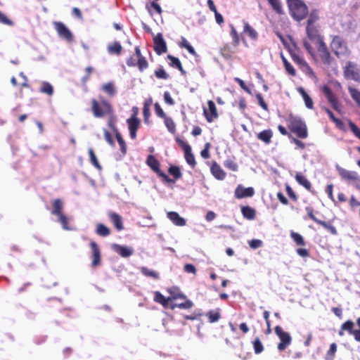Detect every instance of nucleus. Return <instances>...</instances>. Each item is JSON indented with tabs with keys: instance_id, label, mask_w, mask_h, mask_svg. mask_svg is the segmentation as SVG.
<instances>
[{
	"instance_id": "f8f14e48",
	"label": "nucleus",
	"mask_w": 360,
	"mask_h": 360,
	"mask_svg": "<svg viewBox=\"0 0 360 360\" xmlns=\"http://www.w3.org/2000/svg\"><path fill=\"white\" fill-rule=\"evenodd\" d=\"M274 332L280 340V342L277 345L278 349L281 352L285 350L292 342L290 335L284 331L280 326H276L274 328Z\"/></svg>"
},
{
	"instance_id": "6e6552de",
	"label": "nucleus",
	"mask_w": 360,
	"mask_h": 360,
	"mask_svg": "<svg viewBox=\"0 0 360 360\" xmlns=\"http://www.w3.org/2000/svg\"><path fill=\"white\" fill-rule=\"evenodd\" d=\"M126 63L129 67L137 66L141 72H143L148 67V63L146 58L142 56L139 46L135 47V54L130 56Z\"/></svg>"
},
{
	"instance_id": "79ce46f5",
	"label": "nucleus",
	"mask_w": 360,
	"mask_h": 360,
	"mask_svg": "<svg viewBox=\"0 0 360 360\" xmlns=\"http://www.w3.org/2000/svg\"><path fill=\"white\" fill-rule=\"evenodd\" d=\"M290 237L297 245L305 246L306 242L304 238L300 233L291 231Z\"/></svg>"
},
{
	"instance_id": "49530a36",
	"label": "nucleus",
	"mask_w": 360,
	"mask_h": 360,
	"mask_svg": "<svg viewBox=\"0 0 360 360\" xmlns=\"http://www.w3.org/2000/svg\"><path fill=\"white\" fill-rule=\"evenodd\" d=\"M151 103H152V99L150 98L149 100L146 101L144 103V105H143V117H144V121L146 123H148V118L150 115V105H151Z\"/></svg>"
},
{
	"instance_id": "bb28decb",
	"label": "nucleus",
	"mask_w": 360,
	"mask_h": 360,
	"mask_svg": "<svg viewBox=\"0 0 360 360\" xmlns=\"http://www.w3.org/2000/svg\"><path fill=\"white\" fill-rule=\"evenodd\" d=\"M167 59L169 60V65L170 67L178 69L182 75H186V71L184 70L181 63L179 59L172 55H167Z\"/></svg>"
},
{
	"instance_id": "f03ea898",
	"label": "nucleus",
	"mask_w": 360,
	"mask_h": 360,
	"mask_svg": "<svg viewBox=\"0 0 360 360\" xmlns=\"http://www.w3.org/2000/svg\"><path fill=\"white\" fill-rule=\"evenodd\" d=\"M319 15L317 11L314 10L309 13L306 25V34L309 43L314 44L324 41L323 36L321 34V26L319 24Z\"/></svg>"
},
{
	"instance_id": "69168bd1",
	"label": "nucleus",
	"mask_w": 360,
	"mask_h": 360,
	"mask_svg": "<svg viewBox=\"0 0 360 360\" xmlns=\"http://www.w3.org/2000/svg\"><path fill=\"white\" fill-rule=\"evenodd\" d=\"M256 98L258 101L259 105L265 111H269L268 105L264 101L263 96L261 94H256Z\"/></svg>"
},
{
	"instance_id": "0e129e2a",
	"label": "nucleus",
	"mask_w": 360,
	"mask_h": 360,
	"mask_svg": "<svg viewBox=\"0 0 360 360\" xmlns=\"http://www.w3.org/2000/svg\"><path fill=\"white\" fill-rule=\"evenodd\" d=\"M348 124L354 136L360 139V129L352 121H349Z\"/></svg>"
},
{
	"instance_id": "20e7f679",
	"label": "nucleus",
	"mask_w": 360,
	"mask_h": 360,
	"mask_svg": "<svg viewBox=\"0 0 360 360\" xmlns=\"http://www.w3.org/2000/svg\"><path fill=\"white\" fill-rule=\"evenodd\" d=\"M288 52L292 60L296 63L300 69L308 77L316 78V74L313 69L309 66L308 63L304 60L302 51L296 44H293L292 47L288 49Z\"/></svg>"
},
{
	"instance_id": "b1692460",
	"label": "nucleus",
	"mask_w": 360,
	"mask_h": 360,
	"mask_svg": "<svg viewBox=\"0 0 360 360\" xmlns=\"http://www.w3.org/2000/svg\"><path fill=\"white\" fill-rule=\"evenodd\" d=\"M168 219L176 226H184L186 225V220L176 212H169L167 214Z\"/></svg>"
},
{
	"instance_id": "423d86ee",
	"label": "nucleus",
	"mask_w": 360,
	"mask_h": 360,
	"mask_svg": "<svg viewBox=\"0 0 360 360\" xmlns=\"http://www.w3.org/2000/svg\"><path fill=\"white\" fill-rule=\"evenodd\" d=\"M91 112L95 117L103 118L109 115H112L114 109L109 101L104 99L103 97L100 96L99 101L96 98H92Z\"/></svg>"
},
{
	"instance_id": "09e8293b",
	"label": "nucleus",
	"mask_w": 360,
	"mask_h": 360,
	"mask_svg": "<svg viewBox=\"0 0 360 360\" xmlns=\"http://www.w3.org/2000/svg\"><path fill=\"white\" fill-rule=\"evenodd\" d=\"M141 272L147 277H151L155 280L159 279V274L153 270L149 269L147 267L143 266L141 268Z\"/></svg>"
},
{
	"instance_id": "f704fd0d",
	"label": "nucleus",
	"mask_w": 360,
	"mask_h": 360,
	"mask_svg": "<svg viewBox=\"0 0 360 360\" xmlns=\"http://www.w3.org/2000/svg\"><path fill=\"white\" fill-rule=\"evenodd\" d=\"M241 212L243 216L249 220L254 219L256 216V212L255 209L250 206H243L241 208Z\"/></svg>"
},
{
	"instance_id": "a878e982",
	"label": "nucleus",
	"mask_w": 360,
	"mask_h": 360,
	"mask_svg": "<svg viewBox=\"0 0 360 360\" xmlns=\"http://www.w3.org/2000/svg\"><path fill=\"white\" fill-rule=\"evenodd\" d=\"M273 132L271 129H265L257 134V138L264 142L265 144H269L271 142Z\"/></svg>"
},
{
	"instance_id": "9b49d317",
	"label": "nucleus",
	"mask_w": 360,
	"mask_h": 360,
	"mask_svg": "<svg viewBox=\"0 0 360 360\" xmlns=\"http://www.w3.org/2000/svg\"><path fill=\"white\" fill-rule=\"evenodd\" d=\"M343 75L345 79L360 82V68L353 61H347L343 67Z\"/></svg>"
},
{
	"instance_id": "1a4fd4ad",
	"label": "nucleus",
	"mask_w": 360,
	"mask_h": 360,
	"mask_svg": "<svg viewBox=\"0 0 360 360\" xmlns=\"http://www.w3.org/2000/svg\"><path fill=\"white\" fill-rule=\"evenodd\" d=\"M146 164L148 166L155 172L159 177L162 179L164 183L174 184V180L169 178L168 175L164 173L160 168V162L153 155H149L146 159Z\"/></svg>"
},
{
	"instance_id": "13d9d810",
	"label": "nucleus",
	"mask_w": 360,
	"mask_h": 360,
	"mask_svg": "<svg viewBox=\"0 0 360 360\" xmlns=\"http://www.w3.org/2000/svg\"><path fill=\"white\" fill-rule=\"evenodd\" d=\"M224 165L225 167L229 169L231 171L236 172L238 170V165L235 162L234 160L231 159H228L224 161Z\"/></svg>"
},
{
	"instance_id": "aec40b11",
	"label": "nucleus",
	"mask_w": 360,
	"mask_h": 360,
	"mask_svg": "<svg viewBox=\"0 0 360 360\" xmlns=\"http://www.w3.org/2000/svg\"><path fill=\"white\" fill-rule=\"evenodd\" d=\"M255 194V190L252 187L244 188L238 185L235 190V197L238 199L252 197Z\"/></svg>"
},
{
	"instance_id": "5701e85b",
	"label": "nucleus",
	"mask_w": 360,
	"mask_h": 360,
	"mask_svg": "<svg viewBox=\"0 0 360 360\" xmlns=\"http://www.w3.org/2000/svg\"><path fill=\"white\" fill-rule=\"evenodd\" d=\"M210 171L212 174L218 180H224L226 177V172L216 162H213Z\"/></svg>"
},
{
	"instance_id": "a18cd8bd",
	"label": "nucleus",
	"mask_w": 360,
	"mask_h": 360,
	"mask_svg": "<svg viewBox=\"0 0 360 360\" xmlns=\"http://www.w3.org/2000/svg\"><path fill=\"white\" fill-rule=\"evenodd\" d=\"M39 91L49 96H51L53 94V88L50 83L47 82H43L41 83Z\"/></svg>"
},
{
	"instance_id": "7c9ffc66",
	"label": "nucleus",
	"mask_w": 360,
	"mask_h": 360,
	"mask_svg": "<svg viewBox=\"0 0 360 360\" xmlns=\"http://www.w3.org/2000/svg\"><path fill=\"white\" fill-rule=\"evenodd\" d=\"M243 32L252 40H257L258 38L257 32L247 22H244Z\"/></svg>"
},
{
	"instance_id": "a19ab883",
	"label": "nucleus",
	"mask_w": 360,
	"mask_h": 360,
	"mask_svg": "<svg viewBox=\"0 0 360 360\" xmlns=\"http://www.w3.org/2000/svg\"><path fill=\"white\" fill-rule=\"evenodd\" d=\"M281 59L287 73L291 76L296 75V70L293 68V66L290 64V63L283 56L281 55Z\"/></svg>"
},
{
	"instance_id": "4c0bfd02",
	"label": "nucleus",
	"mask_w": 360,
	"mask_h": 360,
	"mask_svg": "<svg viewBox=\"0 0 360 360\" xmlns=\"http://www.w3.org/2000/svg\"><path fill=\"white\" fill-rule=\"evenodd\" d=\"M184 157L186 162L194 169L196 165L194 155L192 153L191 147L184 151Z\"/></svg>"
},
{
	"instance_id": "864d4df0",
	"label": "nucleus",
	"mask_w": 360,
	"mask_h": 360,
	"mask_svg": "<svg viewBox=\"0 0 360 360\" xmlns=\"http://www.w3.org/2000/svg\"><path fill=\"white\" fill-rule=\"evenodd\" d=\"M89 158H90V161L91 162V164L96 167L98 169L101 170L102 169V167L101 165H100L95 153H94V151L92 148H89Z\"/></svg>"
},
{
	"instance_id": "6ab92c4d",
	"label": "nucleus",
	"mask_w": 360,
	"mask_h": 360,
	"mask_svg": "<svg viewBox=\"0 0 360 360\" xmlns=\"http://www.w3.org/2000/svg\"><path fill=\"white\" fill-rule=\"evenodd\" d=\"M107 214L110 222L117 231H121L124 229L121 215L112 211L108 212Z\"/></svg>"
},
{
	"instance_id": "f3484780",
	"label": "nucleus",
	"mask_w": 360,
	"mask_h": 360,
	"mask_svg": "<svg viewBox=\"0 0 360 360\" xmlns=\"http://www.w3.org/2000/svg\"><path fill=\"white\" fill-rule=\"evenodd\" d=\"M153 49L157 55H162L167 51V43L165 41L162 34L158 33L153 37Z\"/></svg>"
},
{
	"instance_id": "e2e57ef3",
	"label": "nucleus",
	"mask_w": 360,
	"mask_h": 360,
	"mask_svg": "<svg viewBox=\"0 0 360 360\" xmlns=\"http://www.w3.org/2000/svg\"><path fill=\"white\" fill-rule=\"evenodd\" d=\"M234 53L235 51H232L229 45H224L221 49V54L225 58H231Z\"/></svg>"
},
{
	"instance_id": "37998d69",
	"label": "nucleus",
	"mask_w": 360,
	"mask_h": 360,
	"mask_svg": "<svg viewBox=\"0 0 360 360\" xmlns=\"http://www.w3.org/2000/svg\"><path fill=\"white\" fill-rule=\"evenodd\" d=\"M348 91L352 99L356 102L359 108H360V91L352 86L348 88Z\"/></svg>"
},
{
	"instance_id": "c756f323",
	"label": "nucleus",
	"mask_w": 360,
	"mask_h": 360,
	"mask_svg": "<svg viewBox=\"0 0 360 360\" xmlns=\"http://www.w3.org/2000/svg\"><path fill=\"white\" fill-rule=\"evenodd\" d=\"M295 178L299 184L304 187L307 191H311V184L309 181L300 172L295 174Z\"/></svg>"
},
{
	"instance_id": "0eeeda50",
	"label": "nucleus",
	"mask_w": 360,
	"mask_h": 360,
	"mask_svg": "<svg viewBox=\"0 0 360 360\" xmlns=\"http://www.w3.org/2000/svg\"><path fill=\"white\" fill-rule=\"evenodd\" d=\"M288 129L300 139H306L308 136L307 127L301 118L290 115L287 120Z\"/></svg>"
},
{
	"instance_id": "4be33fe9",
	"label": "nucleus",
	"mask_w": 360,
	"mask_h": 360,
	"mask_svg": "<svg viewBox=\"0 0 360 360\" xmlns=\"http://www.w3.org/2000/svg\"><path fill=\"white\" fill-rule=\"evenodd\" d=\"M113 250L122 257H128L133 255L134 250L132 248L123 246L118 244L112 245Z\"/></svg>"
},
{
	"instance_id": "393cba45",
	"label": "nucleus",
	"mask_w": 360,
	"mask_h": 360,
	"mask_svg": "<svg viewBox=\"0 0 360 360\" xmlns=\"http://www.w3.org/2000/svg\"><path fill=\"white\" fill-rule=\"evenodd\" d=\"M153 300L162 305L165 308L169 307V302L171 301V298L165 297L161 292L159 291H156L154 293Z\"/></svg>"
},
{
	"instance_id": "4d7b16f0",
	"label": "nucleus",
	"mask_w": 360,
	"mask_h": 360,
	"mask_svg": "<svg viewBox=\"0 0 360 360\" xmlns=\"http://www.w3.org/2000/svg\"><path fill=\"white\" fill-rule=\"evenodd\" d=\"M253 348L255 354H260L264 350L263 345L259 338H256L252 342Z\"/></svg>"
},
{
	"instance_id": "dca6fc26",
	"label": "nucleus",
	"mask_w": 360,
	"mask_h": 360,
	"mask_svg": "<svg viewBox=\"0 0 360 360\" xmlns=\"http://www.w3.org/2000/svg\"><path fill=\"white\" fill-rule=\"evenodd\" d=\"M356 324L359 329L354 330V322L351 320H348L341 325L342 330L347 331L349 334L354 336V338L356 342H360V317L356 319Z\"/></svg>"
},
{
	"instance_id": "8fccbe9b",
	"label": "nucleus",
	"mask_w": 360,
	"mask_h": 360,
	"mask_svg": "<svg viewBox=\"0 0 360 360\" xmlns=\"http://www.w3.org/2000/svg\"><path fill=\"white\" fill-rule=\"evenodd\" d=\"M102 90L110 96H113L116 93V90L112 82L104 84L102 86Z\"/></svg>"
},
{
	"instance_id": "72a5a7b5",
	"label": "nucleus",
	"mask_w": 360,
	"mask_h": 360,
	"mask_svg": "<svg viewBox=\"0 0 360 360\" xmlns=\"http://www.w3.org/2000/svg\"><path fill=\"white\" fill-rule=\"evenodd\" d=\"M272 10L278 15L284 14L282 4L280 0H267Z\"/></svg>"
},
{
	"instance_id": "58836bf2",
	"label": "nucleus",
	"mask_w": 360,
	"mask_h": 360,
	"mask_svg": "<svg viewBox=\"0 0 360 360\" xmlns=\"http://www.w3.org/2000/svg\"><path fill=\"white\" fill-rule=\"evenodd\" d=\"M122 51V47L120 42L114 41L108 46V51L110 54L120 55Z\"/></svg>"
},
{
	"instance_id": "9d476101",
	"label": "nucleus",
	"mask_w": 360,
	"mask_h": 360,
	"mask_svg": "<svg viewBox=\"0 0 360 360\" xmlns=\"http://www.w3.org/2000/svg\"><path fill=\"white\" fill-rule=\"evenodd\" d=\"M339 176L342 180L352 182L354 186L360 190V176L354 171H349L340 166H336Z\"/></svg>"
},
{
	"instance_id": "c9c22d12",
	"label": "nucleus",
	"mask_w": 360,
	"mask_h": 360,
	"mask_svg": "<svg viewBox=\"0 0 360 360\" xmlns=\"http://www.w3.org/2000/svg\"><path fill=\"white\" fill-rule=\"evenodd\" d=\"M184 302H183L171 304L169 306V308L171 309H174L175 308L184 309H191L193 305V302L190 300L187 299L186 297V299H184Z\"/></svg>"
},
{
	"instance_id": "39448f33",
	"label": "nucleus",
	"mask_w": 360,
	"mask_h": 360,
	"mask_svg": "<svg viewBox=\"0 0 360 360\" xmlns=\"http://www.w3.org/2000/svg\"><path fill=\"white\" fill-rule=\"evenodd\" d=\"M290 16L295 20L300 22L309 14V9L303 0H287Z\"/></svg>"
},
{
	"instance_id": "6e6d98bb",
	"label": "nucleus",
	"mask_w": 360,
	"mask_h": 360,
	"mask_svg": "<svg viewBox=\"0 0 360 360\" xmlns=\"http://www.w3.org/2000/svg\"><path fill=\"white\" fill-rule=\"evenodd\" d=\"M107 117H108V125L109 127L112 129L115 134L119 132L117 128L115 126L116 117L115 116L114 112L112 115H108Z\"/></svg>"
},
{
	"instance_id": "de8ad7c7",
	"label": "nucleus",
	"mask_w": 360,
	"mask_h": 360,
	"mask_svg": "<svg viewBox=\"0 0 360 360\" xmlns=\"http://www.w3.org/2000/svg\"><path fill=\"white\" fill-rule=\"evenodd\" d=\"M168 172L172 176H174V182L176 181V179L181 178V176H182V173L181 172L180 168L178 166H175V165L170 166L168 169Z\"/></svg>"
},
{
	"instance_id": "4468645a",
	"label": "nucleus",
	"mask_w": 360,
	"mask_h": 360,
	"mask_svg": "<svg viewBox=\"0 0 360 360\" xmlns=\"http://www.w3.org/2000/svg\"><path fill=\"white\" fill-rule=\"evenodd\" d=\"M53 25L60 38L65 39L68 42L73 41L74 37L72 33L64 23L56 21L53 22Z\"/></svg>"
},
{
	"instance_id": "cd10ccee",
	"label": "nucleus",
	"mask_w": 360,
	"mask_h": 360,
	"mask_svg": "<svg viewBox=\"0 0 360 360\" xmlns=\"http://www.w3.org/2000/svg\"><path fill=\"white\" fill-rule=\"evenodd\" d=\"M167 290L170 295L168 298H171V301L173 300L186 299V295H184L179 288L176 286L169 288Z\"/></svg>"
},
{
	"instance_id": "ea45409f",
	"label": "nucleus",
	"mask_w": 360,
	"mask_h": 360,
	"mask_svg": "<svg viewBox=\"0 0 360 360\" xmlns=\"http://www.w3.org/2000/svg\"><path fill=\"white\" fill-rule=\"evenodd\" d=\"M96 233L97 235L105 237L110 235V230L108 227L103 224H98L96 229Z\"/></svg>"
},
{
	"instance_id": "5fc2aeb1",
	"label": "nucleus",
	"mask_w": 360,
	"mask_h": 360,
	"mask_svg": "<svg viewBox=\"0 0 360 360\" xmlns=\"http://www.w3.org/2000/svg\"><path fill=\"white\" fill-rule=\"evenodd\" d=\"M115 134L116 139L120 146V150L123 154H125L127 153V145L123 139L121 134L120 132H117Z\"/></svg>"
},
{
	"instance_id": "052dcab7",
	"label": "nucleus",
	"mask_w": 360,
	"mask_h": 360,
	"mask_svg": "<svg viewBox=\"0 0 360 360\" xmlns=\"http://www.w3.org/2000/svg\"><path fill=\"white\" fill-rule=\"evenodd\" d=\"M231 36L233 39V44L235 47H237L240 43L239 34L233 26H231Z\"/></svg>"
},
{
	"instance_id": "a211bd4d",
	"label": "nucleus",
	"mask_w": 360,
	"mask_h": 360,
	"mask_svg": "<svg viewBox=\"0 0 360 360\" xmlns=\"http://www.w3.org/2000/svg\"><path fill=\"white\" fill-rule=\"evenodd\" d=\"M207 108H204L203 114L207 122L211 123L214 120L217 119L219 114L215 103L213 101L210 100L207 101Z\"/></svg>"
},
{
	"instance_id": "473e14b6",
	"label": "nucleus",
	"mask_w": 360,
	"mask_h": 360,
	"mask_svg": "<svg viewBox=\"0 0 360 360\" xmlns=\"http://www.w3.org/2000/svg\"><path fill=\"white\" fill-rule=\"evenodd\" d=\"M206 316L210 323L217 322L221 318V309L219 308L210 310L206 313Z\"/></svg>"
},
{
	"instance_id": "f257e3e1",
	"label": "nucleus",
	"mask_w": 360,
	"mask_h": 360,
	"mask_svg": "<svg viewBox=\"0 0 360 360\" xmlns=\"http://www.w3.org/2000/svg\"><path fill=\"white\" fill-rule=\"evenodd\" d=\"M303 46L315 64L323 65L326 68H330L335 63V58L333 57L324 41L315 44L316 50L313 48L311 43L306 39L303 40Z\"/></svg>"
},
{
	"instance_id": "c85d7f7f",
	"label": "nucleus",
	"mask_w": 360,
	"mask_h": 360,
	"mask_svg": "<svg viewBox=\"0 0 360 360\" xmlns=\"http://www.w3.org/2000/svg\"><path fill=\"white\" fill-rule=\"evenodd\" d=\"M63 203L59 198L55 199L52 201L51 214L55 216H58L63 214Z\"/></svg>"
},
{
	"instance_id": "338daca9",
	"label": "nucleus",
	"mask_w": 360,
	"mask_h": 360,
	"mask_svg": "<svg viewBox=\"0 0 360 360\" xmlns=\"http://www.w3.org/2000/svg\"><path fill=\"white\" fill-rule=\"evenodd\" d=\"M155 75L159 79H167L169 75L163 68H159L155 71Z\"/></svg>"
},
{
	"instance_id": "ddd939ff",
	"label": "nucleus",
	"mask_w": 360,
	"mask_h": 360,
	"mask_svg": "<svg viewBox=\"0 0 360 360\" xmlns=\"http://www.w3.org/2000/svg\"><path fill=\"white\" fill-rule=\"evenodd\" d=\"M321 89L332 108L337 112H340L342 110V105L338 96L333 92L330 87L328 85H323L321 86Z\"/></svg>"
},
{
	"instance_id": "2f4dec72",
	"label": "nucleus",
	"mask_w": 360,
	"mask_h": 360,
	"mask_svg": "<svg viewBox=\"0 0 360 360\" xmlns=\"http://www.w3.org/2000/svg\"><path fill=\"white\" fill-rule=\"evenodd\" d=\"M297 91L302 96L305 105L309 109L314 108V102L311 98L308 95L305 90L302 87L297 88Z\"/></svg>"
},
{
	"instance_id": "bf43d9fd",
	"label": "nucleus",
	"mask_w": 360,
	"mask_h": 360,
	"mask_svg": "<svg viewBox=\"0 0 360 360\" xmlns=\"http://www.w3.org/2000/svg\"><path fill=\"white\" fill-rule=\"evenodd\" d=\"M57 217H58V221L61 224L63 228L65 230L71 229L68 225V218L63 213Z\"/></svg>"
},
{
	"instance_id": "412c9836",
	"label": "nucleus",
	"mask_w": 360,
	"mask_h": 360,
	"mask_svg": "<svg viewBox=\"0 0 360 360\" xmlns=\"http://www.w3.org/2000/svg\"><path fill=\"white\" fill-rule=\"evenodd\" d=\"M90 247L92 250V262L93 267H96L101 264V252L96 242L91 241Z\"/></svg>"
},
{
	"instance_id": "680f3d73",
	"label": "nucleus",
	"mask_w": 360,
	"mask_h": 360,
	"mask_svg": "<svg viewBox=\"0 0 360 360\" xmlns=\"http://www.w3.org/2000/svg\"><path fill=\"white\" fill-rule=\"evenodd\" d=\"M147 8H148L149 13H150L151 14L153 13L151 8H153L157 13H158L160 15L162 12V10L160 6L155 1L151 2L150 4V6H147Z\"/></svg>"
},
{
	"instance_id": "c03bdc74",
	"label": "nucleus",
	"mask_w": 360,
	"mask_h": 360,
	"mask_svg": "<svg viewBox=\"0 0 360 360\" xmlns=\"http://www.w3.org/2000/svg\"><path fill=\"white\" fill-rule=\"evenodd\" d=\"M163 120L168 131L172 134H174L176 132V124L173 119L170 117L166 116Z\"/></svg>"
},
{
	"instance_id": "2eb2a0df",
	"label": "nucleus",
	"mask_w": 360,
	"mask_h": 360,
	"mask_svg": "<svg viewBox=\"0 0 360 360\" xmlns=\"http://www.w3.org/2000/svg\"><path fill=\"white\" fill-rule=\"evenodd\" d=\"M135 109L134 114L131 117L127 120V123L128 124L129 136L131 139H136V132L140 126V120L136 117L137 115V108H134Z\"/></svg>"
},
{
	"instance_id": "3c124183",
	"label": "nucleus",
	"mask_w": 360,
	"mask_h": 360,
	"mask_svg": "<svg viewBox=\"0 0 360 360\" xmlns=\"http://www.w3.org/2000/svg\"><path fill=\"white\" fill-rule=\"evenodd\" d=\"M337 352V345L333 342L330 344L329 349L327 351L325 359L326 360H334L335 353Z\"/></svg>"
},
{
	"instance_id": "774afa93",
	"label": "nucleus",
	"mask_w": 360,
	"mask_h": 360,
	"mask_svg": "<svg viewBox=\"0 0 360 360\" xmlns=\"http://www.w3.org/2000/svg\"><path fill=\"white\" fill-rule=\"evenodd\" d=\"M154 108L155 114L157 115L158 117L163 119L167 116V115L163 111V110L162 109L161 106L159 105L158 103H155L154 104Z\"/></svg>"
},
{
	"instance_id": "603ef678",
	"label": "nucleus",
	"mask_w": 360,
	"mask_h": 360,
	"mask_svg": "<svg viewBox=\"0 0 360 360\" xmlns=\"http://www.w3.org/2000/svg\"><path fill=\"white\" fill-rule=\"evenodd\" d=\"M319 225L322 226L324 229H326L328 231H329L332 235L336 236L338 234V231L336 228L333 226L330 222H327L325 221L321 220L319 221Z\"/></svg>"
},
{
	"instance_id": "7ed1b4c3",
	"label": "nucleus",
	"mask_w": 360,
	"mask_h": 360,
	"mask_svg": "<svg viewBox=\"0 0 360 360\" xmlns=\"http://www.w3.org/2000/svg\"><path fill=\"white\" fill-rule=\"evenodd\" d=\"M330 47L333 54L340 60L347 59L352 53L347 41L340 35L332 37Z\"/></svg>"
},
{
	"instance_id": "e433bc0d",
	"label": "nucleus",
	"mask_w": 360,
	"mask_h": 360,
	"mask_svg": "<svg viewBox=\"0 0 360 360\" xmlns=\"http://www.w3.org/2000/svg\"><path fill=\"white\" fill-rule=\"evenodd\" d=\"M179 46L181 48L186 49L188 51V53L190 54H191L192 56L197 55V53H196L195 50L194 49V48L189 44V42L187 41V39L185 37H181V41L179 43Z\"/></svg>"
}]
</instances>
